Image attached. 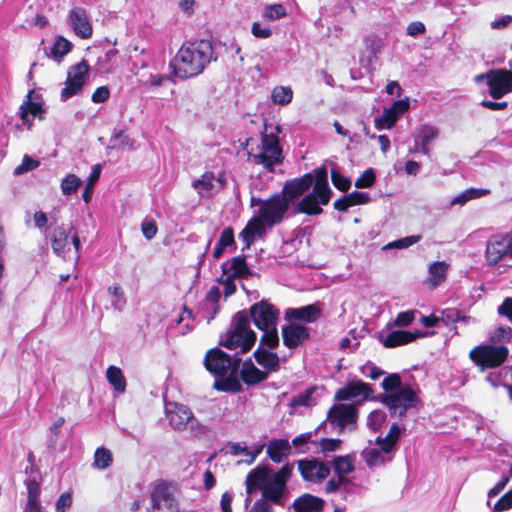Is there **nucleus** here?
<instances>
[{"label": "nucleus", "instance_id": "f257e3e1", "mask_svg": "<svg viewBox=\"0 0 512 512\" xmlns=\"http://www.w3.org/2000/svg\"><path fill=\"white\" fill-rule=\"evenodd\" d=\"M216 59L210 40H195L183 44L175 58L170 61L169 69H173V75L179 80H185L201 74Z\"/></svg>", "mask_w": 512, "mask_h": 512}, {"label": "nucleus", "instance_id": "f03ea898", "mask_svg": "<svg viewBox=\"0 0 512 512\" xmlns=\"http://www.w3.org/2000/svg\"><path fill=\"white\" fill-rule=\"evenodd\" d=\"M204 366L214 376L213 387L217 391L238 393L242 390L238 379L241 358L238 353L230 355L218 347L210 349L204 358Z\"/></svg>", "mask_w": 512, "mask_h": 512}, {"label": "nucleus", "instance_id": "7ed1b4c3", "mask_svg": "<svg viewBox=\"0 0 512 512\" xmlns=\"http://www.w3.org/2000/svg\"><path fill=\"white\" fill-rule=\"evenodd\" d=\"M419 390L412 384L406 382L401 389L389 395H378L372 400L381 402L389 410L391 416L399 418L406 417L410 409H418L422 402L419 397Z\"/></svg>", "mask_w": 512, "mask_h": 512}, {"label": "nucleus", "instance_id": "20e7f679", "mask_svg": "<svg viewBox=\"0 0 512 512\" xmlns=\"http://www.w3.org/2000/svg\"><path fill=\"white\" fill-rule=\"evenodd\" d=\"M255 473L256 468L251 470L246 477L247 493L250 494L252 491L260 490L264 500L278 506H285L286 499L289 496L287 485L272 477L259 481Z\"/></svg>", "mask_w": 512, "mask_h": 512}, {"label": "nucleus", "instance_id": "39448f33", "mask_svg": "<svg viewBox=\"0 0 512 512\" xmlns=\"http://www.w3.org/2000/svg\"><path fill=\"white\" fill-rule=\"evenodd\" d=\"M318 183H328V168L325 164L305 173L301 177L287 180L281 193L288 199L290 204L294 199L306 193L310 188L314 189Z\"/></svg>", "mask_w": 512, "mask_h": 512}, {"label": "nucleus", "instance_id": "423d86ee", "mask_svg": "<svg viewBox=\"0 0 512 512\" xmlns=\"http://www.w3.org/2000/svg\"><path fill=\"white\" fill-rule=\"evenodd\" d=\"M255 164H261L267 171L274 173L275 166L284 161L283 149L277 133L261 134V151L253 155Z\"/></svg>", "mask_w": 512, "mask_h": 512}, {"label": "nucleus", "instance_id": "0eeeda50", "mask_svg": "<svg viewBox=\"0 0 512 512\" xmlns=\"http://www.w3.org/2000/svg\"><path fill=\"white\" fill-rule=\"evenodd\" d=\"M333 196L329 182L322 185L318 183L310 192L305 194L295 205V213L308 216H317L323 213L321 206L327 205Z\"/></svg>", "mask_w": 512, "mask_h": 512}, {"label": "nucleus", "instance_id": "6e6552de", "mask_svg": "<svg viewBox=\"0 0 512 512\" xmlns=\"http://www.w3.org/2000/svg\"><path fill=\"white\" fill-rule=\"evenodd\" d=\"M509 355L505 345L482 344L473 348L469 357L481 371L501 366Z\"/></svg>", "mask_w": 512, "mask_h": 512}, {"label": "nucleus", "instance_id": "1a4fd4ad", "mask_svg": "<svg viewBox=\"0 0 512 512\" xmlns=\"http://www.w3.org/2000/svg\"><path fill=\"white\" fill-rule=\"evenodd\" d=\"M290 202L281 193H274L258 209V216L263 225L272 228L280 224L290 208Z\"/></svg>", "mask_w": 512, "mask_h": 512}, {"label": "nucleus", "instance_id": "9d476101", "mask_svg": "<svg viewBox=\"0 0 512 512\" xmlns=\"http://www.w3.org/2000/svg\"><path fill=\"white\" fill-rule=\"evenodd\" d=\"M249 314L255 327L263 330L277 326L280 311L269 300L262 299L249 307Z\"/></svg>", "mask_w": 512, "mask_h": 512}, {"label": "nucleus", "instance_id": "9b49d317", "mask_svg": "<svg viewBox=\"0 0 512 512\" xmlns=\"http://www.w3.org/2000/svg\"><path fill=\"white\" fill-rule=\"evenodd\" d=\"M257 340V334L253 330L241 331L229 327L228 330L220 336L219 345L229 349H240V353L249 352Z\"/></svg>", "mask_w": 512, "mask_h": 512}, {"label": "nucleus", "instance_id": "f8f14e48", "mask_svg": "<svg viewBox=\"0 0 512 512\" xmlns=\"http://www.w3.org/2000/svg\"><path fill=\"white\" fill-rule=\"evenodd\" d=\"M90 66L85 59L73 65L68 71L65 87L61 90V100L67 101L80 93L86 82V75L89 73Z\"/></svg>", "mask_w": 512, "mask_h": 512}, {"label": "nucleus", "instance_id": "ddd939ff", "mask_svg": "<svg viewBox=\"0 0 512 512\" xmlns=\"http://www.w3.org/2000/svg\"><path fill=\"white\" fill-rule=\"evenodd\" d=\"M358 419V410L352 404H335L327 414V420L330 424L338 428L339 433H342L346 427L354 430Z\"/></svg>", "mask_w": 512, "mask_h": 512}, {"label": "nucleus", "instance_id": "4468645a", "mask_svg": "<svg viewBox=\"0 0 512 512\" xmlns=\"http://www.w3.org/2000/svg\"><path fill=\"white\" fill-rule=\"evenodd\" d=\"M489 95L498 100L506 94L512 92V71L506 68L490 69L488 70Z\"/></svg>", "mask_w": 512, "mask_h": 512}, {"label": "nucleus", "instance_id": "2eb2a0df", "mask_svg": "<svg viewBox=\"0 0 512 512\" xmlns=\"http://www.w3.org/2000/svg\"><path fill=\"white\" fill-rule=\"evenodd\" d=\"M298 470L305 481L320 483L325 480L331 471L329 462L318 458L301 459L297 461Z\"/></svg>", "mask_w": 512, "mask_h": 512}, {"label": "nucleus", "instance_id": "dca6fc26", "mask_svg": "<svg viewBox=\"0 0 512 512\" xmlns=\"http://www.w3.org/2000/svg\"><path fill=\"white\" fill-rule=\"evenodd\" d=\"M151 503L154 512H178V503L172 488L164 481L153 488Z\"/></svg>", "mask_w": 512, "mask_h": 512}, {"label": "nucleus", "instance_id": "f3484780", "mask_svg": "<svg viewBox=\"0 0 512 512\" xmlns=\"http://www.w3.org/2000/svg\"><path fill=\"white\" fill-rule=\"evenodd\" d=\"M323 312V303L316 301L301 307H290L284 311V319L292 323H315Z\"/></svg>", "mask_w": 512, "mask_h": 512}, {"label": "nucleus", "instance_id": "a211bd4d", "mask_svg": "<svg viewBox=\"0 0 512 512\" xmlns=\"http://www.w3.org/2000/svg\"><path fill=\"white\" fill-rule=\"evenodd\" d=\"M374 390L372 386L361 379H352L348 381L343 387L339 388L335 393L336 401H349L351 399L362 397V400H369L374 398L372 396Z\"/></svg>", "mask_w": 512, "mask_h": 512}, {"label": "nucleus", "instance_id": "6ab92c4d", "mask_svg": "<svg viewBox=\"0 0 512 512\" xmlns=\"http://www.w3.org/2000/svg\"><path fill=\"white\" fill-rule=\"evenodd\" d=\"M41 99L42 97L39 93H36L34 89H30L19 107V117L22 124L28 130L32 128L33 119L37 113L43 111V101Z\"/></svg>", "mask_w": 512, "mask_h": 512}, {"label": "nucleus", "instance_id": "aec40b11", "mask_svg": "<svg viewBox=\"0 0 512 512\" xmlns=\"http://www.w3.org/2000/svg\"><path fill=\"white\" fill-rule=\"evenodd\" d=\"M429 335L428 332L421 330L407 331V330H392L386 335L379 334L378 340L385 348H395L398 346L412 343L418 338H424Z\"/></svg>", "mask_w": 512, "mask_h": 512}, {"label": "nucleus", "instance_id": "412c9836", "mask_svg": "<svg viewBox=\"0 0 512 512\" xmlns=\"http://www.w3.org/2000/svg\"><path fill=\"white\" fill-rule=\"evenodd\" d=\"M282 340L288 349H296L310 338V329L300 323L288 322L281 328Z\"/></svg>", "mask_w": 512, "mask_h": 512}, {"label": "nucleus", "instance_id": "4be33fe9", "mask_svg": "<svg viewBox=\"0 0 512 512\" xmlns=\"http://www.w3.org/2000/svg\"><path fill=\"white\" fill-rule=\"evenodd\" d=\"M68 21L74 33L81 39H88L92 36L93 28L84 8L73 7L69 11Z\"/></svg>", "mask_w": 512, "mask_h": 512}, {"label": "nucleus", "instance_id": "5701e85b", "mask_svg": "<svg viewBox=\"0 0 512 512\" xmlns=\"http://www.w3.org/2000/svg\"><path fill=\"white\" fill-rule=\"evenodd\" d=\"M223 275H230L236 279H249L254 275L244 254L232 257L221 265Z\"/></svg>", "mask_w": 512, "mask_h": 512}, {"label": "nucleus", "instance_id": "b1692460", "mask_svg": "<svg viewBox=\"0 0 512 512\" xmlns=\"http://www.w3.org/2000/svg\"><path fill=\"white\" fill-rule=\"evenodd\" d=\"M269 377L268 371L260 370L255 366L251 358L241 360V365L238 371L239 381H243L247 386H256Z\"/></svg>", "mask_w": 512, "mask_h": 512}, {"label": "nucleus", "instance_id": "393cba45", "mask_svg": "<svg viewBox=\"0 0 512 512\" xmlns=\"http://www.w3.org/2000/svg\"><path fill=\"white\" fill-rule=\"evenodd\" d=\"M439 135V130L437 127L422 124L416 131L414 135V144L417 151L421 152L423 155L430 157L431 148L430 143L435 140Z\"/></svg>", "mask_w": 512, "mask_h": 512}, {"label": "nucleus", "instance_id": "a878e982", "mask_svg": "<svg viewBox=\"0 0 512 512\" xmlns=\"http://www.w3.org/2000/svg\"><path fill=\"white\" fill-rule=\"evenodd\" d=\"M169 424L174 430L182 431L187 425L195 420L189 407L183 404H175V410L167 412Z\"/></svg>", "mask_w": 512, "mask_h": 512}, {"label": "nucleus", "instance_id": "bb28decb", "mask_svg": "<svg viewBox=\"0 0 512 512\" xmlns=\"http://www.w3.org/2000/svg\"><path fill=\"white\" fill-rule=\"evenodd\" d=\"M370 201L371 196L368 192L353 191L335 200L333 207L339 212H346L353 206L367 204Z\"/></svg>", "mask_w": 512, "mask_h": 512}, {"label": "nucleus", "instance_id": "cd10ccee", "mask_svg": "<svg viewBox=\"0 0 512 512\" xmlns=\"http://www.w3.org/2000/svg\"><path fill=\"white\" fill-rule=\"evenodd\" d=\"M294 466L293 464L286 463L278 471H274L270 466L259 465L256 467V476L259 481H264L267 477H272L280 483L287 485Z\"/></svg>", "mask_w": 512, "mask_h": 512}, {"label": "nucleus", "instance_id": "c85d7f7f", "mask_svg": "<svg viewBox=\"0 0 512 512\" xmlns=\"http://www.w3.org/2000/svg\"><path fill=\"white\" fill-rule=\"evenodd\" d=\"M505 243V236H494L488 241L485 258L490 265H496L507 257Z\"/></svg>", "mask_w": 512, "mask_h": 512}, {"label": "nucleus", "instance_id": "c756f323", "mask_svg": "<svg viewBox=\"0 0 512 512\" xmlns=\"http://www.w3.org/2000/svg\"><path fill=\"white\" fill-rule=\"evenodd\" d=\"M266 452L274 463H281L290 455L291 445L285 438L272 439L267 444Z\"/></svg>", "mask_w": 512, "mask_h": 512}, {"label": "nucleus", "instance_id": "7c9ffc66", "mask_svg": "<svg viewBox=\"0 0 512 512\" xmlns=\"http://www.w3.org/2000/svg\"><path fill=\"white\" fill-rule=\"evenodd\" d=\"M253 357L256 362L265 369L264 371H268V375L271 372H277L280 368V358L278 354L272 350L258 347L254 351Z\"/></svg>", "mask_w": 512, "mask_h": 512}, {"label": "nucleus", "instance_id": "2f4dec72", "mask_svg": "<svg viewBox=\"0 0 512 512\" xmlns=\"http://www.w3.org/2000/svg\"><path fill=\"white\" fill-rule=\"evenodd\" d=\"M292 507L294 512H321L324 508V500L306 493L296 498Z\"/></svg>", "mask_w": 512, "mask_h": 512}, {"label": "nucleus", "instance_id": "473e14b6", "mask_svg": "<svg viewBox=\"0 0 512 512\" xmlns=\"http://www.w3.org/2000/svg\"><path fill=\"white\" fill-rule=\"evenodd\" d=\"M231 247H233L234 249L236 248V241L233 228L231 226H228L222 230L219 236V239L213 250V258L219 259L223 255L225 250Z\"/></svg>", "mask_w": 512, "mask_h": 512}, {"label": "nucleus", "instance_id": "72a5a7b5", "mask_svg": "<svg viewBox=\"0 0 512 512\" xmlns=\"http://www.w3.org/2000/svg\"><path fill=\"white\" fill-rule=\"evenodd\" d=\"M355 460V454L351 453L346 455L334 456L332 461L329 462V464L330 467L333 468L335 474H350L355 470Z\"/></svg>", "mask_w": 512, "mask_h": 512}, {"label": "nucleus", "instance_id": "f704fd0d", "mask_svg": "<svg viewBox=\"0 0 512 512\" xmlns=\"http://www.w3.org/2000/svg\"><path fill=\"white\" fill-rule=\"evenodd\" d=\"M24 485L27 489V503L26 507L32 511H37L41 508L40 505V484L36 478L29 477L25 479Z\"/></svg>", "mask_w": 512, "mask_h": 512}, {"label": "nucleus", "instance_id": "c9c22d12", "mask_svg": "<svg viewBox=\"0 0 512 512\" xmlns=\"http://www.w3.org/2000/svg\"><path fill=\"white\" fill-rule=\"evenodd\" d=\"M72 48L73 44L71 41L62 35H57L52 47L50 48V53L48 56L54 61L60 63L64 56L71 52Z\"/></svg>", "mask_w": 512, "mask_h": 512}, {"label": "nucleus", "instance_id": "e433bc0d", "mask_svg": "<svg viewBox=\"0 0 512 512\" xmlns=\"http://www.w3.org/2000/svg\"><path fill=\"white\" fill-rule=\"evenodd\" d=\"M69 233L63 226H56L50 236L54 253L60 256L68 245Z\"/></svg>", "mask_w": 512, "mask_h": 512}, {"label": "nucleus", "instance_id": "4c0bfd02", "mask_svg": "<svg viewBox=\"0 0 512 512\" xmlns=\"http://www.w3.org/2000/svg\"><path fill=\"white\" fill-rule=\"evenodd\" d=\"M106 378L108 383L118 393H124L126 390V379L122 370L115 366L110 365L106 370Z\"/></svg>", "mask_w": 512, "mask_h": 512}, {"label": "nucleus", "instance_id": "58836bf2", "mask_svg": "<svg viewBox=\"0 0 512 512\" xmlns=\"http://www.w3.org/2000/svg\"><path fill=\"white\" fill-rule=\"evenodd\" d=\"M361 456L369 468L390 462L393 458L392 456L387 457L383 455L377 448L364 449L361 452Z\"/></svg>", "mask_w": 512, "mask_h": 512}, {"label": "nucleus", "instance_id": "ea45409f", "mask_svg": "<svg viewBox=\"0 0 512 512\" xmlns=\"http://www.w3.org/2000/svg\"><path fill=\"white\" fill-rule=\"evenodd\" d=\"M448 264L444 261H435L429 266L430 282L433 286L440 285L447 276Z\"/></svg>", "mask_w": 512, "mask_h": 512}, {"label": "nucleus", "instance_id": "a19ab883", "mask_svg": "<svg viewBox=\"0 0 512 512\" xmlns=\"http://www.w3.org/2000/svg\"><path fill=\"white\" fill-rule=\"evenodd\" d=\"M263 233L264 229L261 226H252V221H249L239 234V238L245 243L243 250L249 249L256 240V237H260Z\"/></svg>", "mask_w": 512, "mask_h": 512}, {"label": "nucleus", "instance_id": "79ce46f5", "mask_svg": "<svg viewBox=\"0 0 512 512\" xmlns=\"http://www.w3.org/2000/svg\"><path fill=\"white\" fill-rule=\"evenodd\" d=\"M263 335L259 347L262 349L274 350L279 346V334L277 326L261 330Z\"/></svg>", "mask_w": 512, "mask_h": 512}, {"label": "nucleus", "instance_id": "37998d69", "mask_svg": "<svg viewBox=\"0 0 512 512\" xmlns=\"http://www.w3.org/2000/svg\"><path fill=\"white\" fill-rule=\"evenodd\" d=\"M293 99V90L290 86H276L271 92V100L274 104L285 106Z\"/></svg>", "mask_w": 512, "mask_h": 512}, {"label": "nucleus", "instance_id": "c03bdc74", "mask_svg": "<svg viewBox=\"0 0 512 512\" xmlns=\"http://www.w3.org/2000/svg\"><path fill=\"white\" fill-rule=\"evenodd\" d=\"M406 385V382H403L401 376L398 373H389L387 374L381 382V387L384 390L382 395H389L394 393L395 391L401 389Z\"/></svg>", "mask_w": 512, "mask_h": 512}, {"label": "nucleus", "instance_id": "a18cd8bd", "mask_svg": "<svg viewBox=\"0 0 512 512\" xmlns=\"http://www.w3.org/2000/svg\"><path fill=\"white\" fill-rule=\"evenodd\" d=\"M315 391H316L315 386H311V387L307 388L305 391L294 396L290 400L289 406L291 408H296V407H309V406L315 404V402L313 400V394Z\"/></svg>", "mask_w": 512, "mask_h": 512}, {"label": "nucleus", "instance_id": "49530a36", "mask_svg": "<svg viewBox=\"0 0 512 512\" xmlns=\"http://www.w3.org/2000/svg\"><path fill=\"white\" fill-rule=\"evenodd\" d=\"M113 462V456L109 449L101 446L95 450L94 453V467L104 470L111 466Z\"/></svg>", "mask_w": 512, "mask_h": 512}, {"label": "nucleus", "instance_id": "de8ad7c7", "mask_svg": "<svg viewBox=\"0 0 512 512\" xmlns=\"http://www.w3.org/2000/svg\"><path fill=\"white\" fill-rule=\"evenodd\" d=\"M439 319L440 322L448 326L451 324H455L457 322H467L470 319V316L462 314V312L459 309L447 308L441 312V316L439 317Z\"/></svg>", "mask_w": 512, "mask_h": 512}, {"label": "nucleus", "instance_id": "09e8293b", "mask_svg": "<svg viewBox=\"0 0 512 512\" xmlns=\"http://www.w3.org/2000/svg\"><path fill=\"white\" fill-rule=\"evenodd\" d=\"M287 10L282 3L268 4L264 7L262 17L268 21H275L284 18Z\"/></svg>", "mask_w": 512, "mask_h": 512}, {"label": "nucleus", "instance_id": "8fccbe9b", "mask_svg": "<svg viewBox=\"0 0 512 512\" xmlns=\"http://www.w3.org/2000/svg\"><path fill=\"white\" fill-rule=\"evenodd\" d=\"M250 322H252L249 309L248 310H240L236 312L231 320V324L229 327L241 330V331H249L252 330L250 328Z\"/></svg>", "mask_w": 512, "mask_h": 512}, {"label": "nucleus", "instance_id": "3c124183", "mask_svg": "<svg viewBox=\"0 0 512 512\" xmlns=\"http://www.w3.org/2000/svg\"><path fill=\"white\" fill-rule=\"evenodd\" d=\"M82 185V180L75 174H67L61 181L60 188L62 194L70 196L74 194L78 188Z\"/></svg>", "mask_w": 512, "mask_h": 512}, {"label": "nucleus", "instance_id": "603ef678", "mask_svg": "<svg viewBox=\"0 0 512 512\" xmlns=\"http://www.w3.org/2000/svg\"><path fill=\"white\" fill-rule=\"evenodd\" d=\"M422 236L421 235H409V236H405V237H402V238H399V239H396V240H393L389 243H387L386 245L383 246V250L387 251V250H391V249H406V248H409L410 246L418 243L420 240H421Z\"/></svg>", "mask_w": 512, "mask_h": 512}, {"label": "nucleus", "instance_id": "864d4df0", "mask_svg": "<svg viewBox=\"0 0 512 512\" xmlns=\"http://www.w3.org/2000/svg\"><path fill=\"white\" fill-rule=\"evenodd\" d=\"M331 181L335 188L340 191L346 192L351 186V180L349 177L343 175L336 164L331 166Z\"/></svg>", "mask_w": 512, "mask_h": 512}, {"label": "nucleus", "instance_id": "5fc2aeb1", "mask_svg": "<svg viewBox=\"0 0 512 512\" xmlns=\"http://www.w3.org/2000/svg\"><path fill=\"white\" fill-rule=\"evenodd\" d=\"M416 314H419V311H417V310L401 311L397 314L396 318L393 320L392 323L389 322L387 324V328H390L391 326L407 327L415 320Z\"/></svg>", "mask_w": 512, "mask_h": 512}, {"label": "nucleus", "instance_id": "6e6d98bb", "mask_svg": "<svg viewBox=\"0 0 512 512\" xmlns=\"http://www.w3.org/2000/svg\"><path fill=\"white\" fill-rule=\"evenodd\" d=\"M359 370L363 376L374 381L378 380L381 376L386 374L382 368H380L370 360H368L366 363L360 366Z\"/></svg>", "mask_w": 512, "mask_h": 512}, {"label": "nucleus", "instance_id": "4d7b16f0", "mask_svg": "<svg viewBox=\"0 0 512 512\" xmlns=\"http://www.w3.org/2000/svg\"><path fill=\"white\" fill-rule=\"evenodd\" d=\"M512 338V328L509 326H499L489 332V339L493 343L508 342Z\"/></svg>", "mask_w": 512, "mask_h": 512}, {"label": "nucleus", "instance_id": "13d9d810", "mask_svg": "<svg viewBox=\"0 0 512 512\" xmlns=\"http://www.w3.org/2000/svg\"><path fill=\"white\" fill-rule=\"evenodd\" d=\"M398 117H396L392 112L386 108L381 117L375 119V128L377 130L391 129Z\"/></svg>", "mask_w": 512, "mask_h": 512}, {"label": "nucleus", "instance_id": "bf43d9fd", "mask_svg": "<svg viewBox=\"0 0 512 512\" xmlns=\"http://www.w3.org/2000/svg\"><path fill=\"white\" fill-rule=\"evenodd\" d=\"M342 440L339 438H326L323 437L319 440L318 445L320 451L327 456L330 452H335L341 449Z\"/></svg>", "mask_w": 512, "mask_h": 512}, {"label": "nucleus", "instance_id": "052dcab7", "mask_svg": "<svg viewBox=\"0 0 512 512\" xmlns=\"http://www.w3.org/2000/svg\"><path fill=\"white\" fill-rule=\"evenodd\" d=\"M221 298V291L220 288L216 285H213L209 291L206 293L205 300L209 303H212L214 305L213 312L211 316L208 318V322L212 320L216 314L219 312L220 307L218 306V302Z\"/></svg>", "mask_w": 512, "mask_h": 512}, {"label": "nucleus", "instance_id": "680f3d73", "mask_svg": "<svg viewBox=\"0 0 512 512\" xmlns=\"http://www.w3.org/2000/svg\"><path fill=\"white\" fill-rule=\"evenodd\" d=\"M385 419L386 415L384 411L380 409L373 410L368 415L367 426L369 427V429L375 432L385 422Z\"/></svg>", "mask_w": 512, "mask_h": 512}, {"label": "nucleus", "instance_id": "e2e57ef3", "mask_svg": "<svg viewBox=\"0 0 512 512\" xmlns=\"http://www.w3.org/2000/svg\"><path fill=\"white\" fill-rule=\"evenodd\" d=\"M381 51V45L379 41L375 39L366 38L365 39V51L364 54H366L367 62L369 64L372 63L374 59L377 58V55Z\"/></svg>", "mask_w": 512, "mask_h": 512}, {"label": "nucleus", "instance_id": "0e129e2a", "mask_svg": "<svg viewBox=\"0 0 512 512\" xmlns=\"http://www.w3.org/2000/svg\"><path fill=\"white\" fill-rule=\"evenodd\" d=\"M376 180V173L373 168H367L362 175L355 181L358 188H369Z\"/></svg>", "mask_w": 512, "mask_h": 512}, {"label": "nucleus", "instance_id": "69168bd1", "mask_svg": "<svg viewBox=\"0 0 512 512\" xmlns=\"http://www.w3.org/2000/svg\"><path fill=\"white\" fill-rule=\"evenodd\" d=\"M313 435V432L302 433L293 438L290 444L295 448L298 453H305L308 450V443Z\"/></svg>", "mask_w": 512, "mask_h": 512}, {"label": "nucleus", "instance_id": "338daca9", "mask_svg": "<svg viewBox=\"0 0 512 512\" xmlns=\"http://www.w3.org/2000/svg\"><path fill=\"white\" fill-rule=\"evenodd\" d=\"M73 503L72 493L70 491L63 492L55 503L57 512H67Z\"/></svg>", "mask_w": 512, "mask_h": 512}, {"label": "nucleus", "instance_id": "774afa93", "mask_svg": "<svg viewBox=\"0 0 512 512\" xmlns=\"http://www.w3.org/2000/svg\"><path fill=\"white\" fill-rule=\"evenodd\" d=\"M512 508V488L498 499L494 504L495 512H502Z\"/></svg>", "mask_w": 512, "mask_h": 512}]
</instances>
